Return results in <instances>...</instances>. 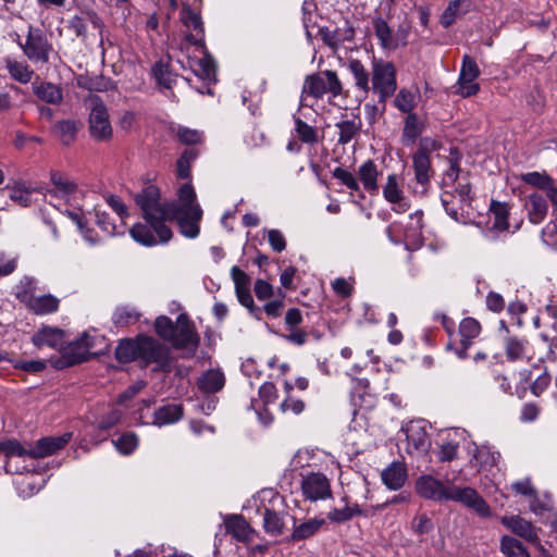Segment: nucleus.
<instances>
[{
  "label": "nucleus",
  "mask_w": 557,
  "mask_h": 557,
  "mask_svg": "<svg viewBox=\"0 0 557 557\" xmlns=\"http://www.w3.org/2000/svg\"><path fill=\"white\" fill-rule=\"evenodd\" d=\"M181 21L195 34H187L181 45L187 59V66L200 78L214 79L215 65L205 45V27L199 11L193 10L188 4H183Z\"/></svg>",
  "instance_id": "f257e3e1"
},
{
  "label": "nucleus",
  "mask_w": 557,
  "mask_h": 557,
  "mask_svg": "<svg viewBox=\"0 0 557 557\" xmlns=\"http://www.w3.org/2000/svg\"><path fill=\"white\" fill-rule=\"evenodd\" d=\"M414 490L424 499L437 503L456 502L471 508L481 517L491 516L490 506L472 487H460L451 482L444 483L432 474H422L416 480Z\"/></svg>",
  "instance_id": "f03ea898"
},
{
  "label": "nucleus",
  "mask_w": 557,
  "mask_h": 557,
  "mask_svg": "<svg viewBox=\"0 0 557 557\" xmlns=\"http://www.w3.org/2000/svg\"><path fill=\"white\" fill-rule=\"evenodd\" d=\"M115 357L124 363L139 360L144 366L154 364V370L164 372L172 368L169 349L148 336L121 341L115 349Z\"/></svg>",
  "instance_id": "7ed1b4c3"
},
{
  "label": "nucleus",
  "mask_w": 557,
  "mask_h": 557,
  "mask_svg": "<svg viewBox=\"0 0 557 557\" xmlns=\"http://www.w3.org/2000/svg\"><path fill=\"white\" fill-rule=\"evenodd\" d=\"M169 203V221H177L181 233L188 238L199 234L202 209L197 202L196 191L190 183L183 184L177 191V199Z\"/></svg>",
  "instance_id": "20e7f679"
},
{
  "label": "nucleus",
  "mask_w": 557,
  "mask_h": 557,
  "mask_svg": "<svg viewBox=\"0 0 557 557\" xmlns=\"http://www.w3.org/2000/svg\"><path fill=\"white\" fill-rule=\"evenodd\" d=\"M135 202L143 212V218L154 230V232L163 239L172 238V231L166 226L169 221V203L161 201V193L159 187L149 184L145 186L135 196Z\"/></svg>",
  "instance_id": "39448f33"
},
{
  "label": "nucleus",
  "mask_w": 557,
  "mask_h": 557,
  "mask_svg": "<svg viewBox=\"0 0 557 557\" xmlns=\"http://www.w3.org/2000/svg\"><path fill=\"white\" fill-rule=\"evenodd\" d=\"M396 67L393 62L373 58L371 62L370 90L377 95L379 102L385 103L397 89Z\"/></svg>",
  "instance_id": "423d86ee"
},
{
  "label": "nucleus",
  "mask_w": 557,
  "mask_h": 557,
  "mask_svg": "<svg viewBox=\"0 0 557 557\" xmlns=\"http://www.w3.org/2000/svg\"><path fill=\"white\" fill-rule=\"evenodd\" d=\"M441 200L446 213L455 221L462 222L472 201L469 180L460 181L455 189H444Z\"/></svg>",
  "instance_id": "0eeeda50"
},
{
  "label": "nucleus",
  "mask_w": 557,
  "mask_h": 557,
  "mask_svg": "<svg viewBox=\"0 0 557 557\" xmlns=\"http://www.w3.org/2000/svg\"><path fill=\"white\" fill-rule=\"evenodd\" d=\"M16 42L32 63L46 64L50 61L53 46L40 28L30 25L25 41L22 42L17 35Z\"/></svg>",
  "instance_id": "6e6552de"
},
{
  "label": "nucleus",
  "mask_w": 557,
  "mask_h": 557,
  "mask_svg": "<svg viewBox=\"0 0 557 557\" xmlns=\"http://www.w3.org/2000/svg\"><path fill=\"white\" fill-rule=\"evenodd\" d=\"M327 92L335 97L342 92V84L336 73L329 70L307 76L302 86L301 101L308 96L318 99Z\"/></svg>",
  "instance_id": "1a4fd4ad"
},
{
  "label": "nucleus",
  "mask_w": 557,
  "mask_h": 557,
  "mask_svg": "<svg viewBox=\"0 0 557 557\" xmlns=\"http://www.w3.org/2000/svg\"><path fill=\"white\" fill-rule=\"evenodd\" d=\"M89 108V132L96 140H108L112 136V126L106 104L98 98L91 97L88 100Z\"/></svg>",
  "instance_id": "9d476101"
},
{
  "label": "nucleus",
  "mask_w": 557,
  "mask_h": 557,
  "mask_svg": "<svg viewBox=\"0 0 557 557\" xmlns=\"http://www.w3.org/2000/svg\"><path fill=\"white\" fill-rule=\"evenodd\" d=\"M401 431L406 435V451L411 456H422L431 447V440L426 431V424L422 420L411 421Z\"/></svg>",
  "instance_id": "9b49d317"
},
{
  "label": "nucleus",
  "mask_w": 557,
  "mask_h": 557,
  "mask_svg": "<svg viewBox=\"0 0 557 557\" xmlns=\"http://www.w3.org/2000/svg\"><path fill=\"white\" fill-rule=\"evenodd\" d=\"M479 75L480 69L475 60L465 54L455 92L463 98L476 95L480 90V86L475 82Z\"/></svg>",
  "instance_id": "f8f14e48"
},
{
  "label": "nucleus",
  "mask_w": 557,
  "mask_h": 557,
  "mask_svg": "<svg viewBox=\"0 0 557 557\" xmlns=\"http://www.w3.org/2000/svg\"><path fill=\"white\" fill-rule=\"evenodd\" d=\"M301 492L311 502L323 500L332 495L329 479L320 472H311L302 478Z\"/></svg>",
  "instance_id": "ddd939ff"
},
{
  "label": "nucleus",
  "mask_w": 557,
  "mask_h": 557,
  "mask_svg": "<svg viewBox=\"0 0 557 557\" xmlns=\"http://www.w3.org/2000/svg\"><path fill=\"white\" fill-rule=\"evenodd\" d=\"M171 343L176 348L189 349L190 351H195L199 344L194 324L185 313L180 314L176 319L175 332Z\"/></svg>",
  "instance_id": "4468645a"
},
{
  "label": "nucleus",
  "mask_w": 557,
  "mask_h": 557,
  "mask_svg": "<svg viewBox=\"0 0 557 557\" xmlns=\"http://www.w3.org/2000/svg\"><path fill=\"white\" fill-rule=\"evenodd\" d=\"M267 496H269V500L273 506H275L277 503L283 504V498L273 491L262 492L263 499H265ZM263 528L264 531L272 536L281 535L285 529L283 515L276 511L274 507L270 508L264 506Z\"/></svg>",
  "instance_id": "2eb2a0df"
},
{
  "label": "nucleus",
  "mask_w": 557,
  "mask_h": 557,
  "mask_svg": "<svg viewBox=\"0 0 557 557\" xmlns=\"http://www.w3.org/2000/svg\"><path fill=\"white\" fill-rule=\"evenodd\" d=\"M403 184L396 174H389L383 186V197L397 213L406 212L410 205L403 190Z\"/></svg>",
  "instance_id": "dca6fc26"
},
{
  "label": "nucleus",
  "mask_w": 557,
  "mask_h": 557,
  "mask_svg": "<svg viewBox=\"0 0 557 557\" xmlns=\"http://www.w3.org/2000/svg\"><path fill=\"white\" fill-rule=\"evenodd\" d=\"M468 450L471 454L470 462L474 467H478L480 471L491 470L492 468L497 467L499 463V451L495 450L490 445H478L475 443H471V445L468 447Z\"/></svg>",
  "instance_id": "f3484780"
},
{
  "label": "nucleus",
  "mask_w": 557,
  "mask_h": 557,
  "mask_svg": "<svg viewBox=\"0 0 557 557\" xmlns=\"http://www.w3.org/2000/svg\"><path fill=\"white\" fill-rule=\"evenodd\" d=\"M32 91L39 101L51 106H60L64 99L62 88L47 81L33 82Z\"/></svg>",
  "instance_id": "a211bd4d"
},
{
  "label": "nucleus",
  "mask_w": 557,
  "mask_h": 557,
  "mask_svg": "<svg viewBox=\"0 0 557 557\" xmlns=\"http://www.w3.org/2000/svg\"><path fill=\"white\" fill-rule=\"evenodd\" d=\"M72 435L65 433L61 436L42 437L32 445V458H45L62 449L71 440Z\"/></svg>",
  "instance_id": "6ab92c4d"
},
{
  "label": "nucleus",
  "mask_w": 557,
  "mask_h": 557,
  "mask_svg": "<svg viewBox=\"0 0 557 557\" xmlns=\"http://www.w3.org/2000/svg\"><path fill=\"white\" fill-rule=\"evenodd\" d=\"M32 342L38 348L47 346L53 349H62L65 334L59 327L44 326L33 335Z\"/></svg>",
  "instance_id": "aec40b11"
},
{
  "label": "nucleus",
  "mask_w": 557,
  "mask_h": 557,
  "mask_svg": "<svg viewBox=\"0 0 557 557\" xmlns=\"http://www.w3.org/2000/svg\"><path fill=\"white\" fill-rule=\"evenodd\" d=\"M500 522L512 533L522 537L530 543L539 542V534L535 527L531 522L519 516L503 517Z\"/></svg>",
  "instance_id": "412c9836"
},
{
  "label": "nucleus",
  "mask_w": 557,
  "mask_h": 557,
  "mask_svg": "<svg viewBox=\"0 0 557 557\" xmlns=\"http://www.w3.org/2000/svg\"><path fill=\"white\" fill-rule=\"evenodd\" d=\"M481 332L480 323L473 318H465L459 324L460 348L456 349V354L460 359L467 357V350L472 345V341L479 336Z\"/></svg>",
  "instance_id": "4be33fe9"
},
{
  "label": "nucleus",
  "mask_w": 557,
  "mask_h": 557,
  "mask_svg": "<svg viewBox=\"0 0 557 557\" xmlns=\"http://www.w3.org/2000/svg\"><path fill=\"white\" fill-rule=\"evenodd\" d=\"M524 209L530 222L540 224L544 221L548 212L547 199L539 193H532L525 198Z\"/></svg>",
  "instance_id": "5701e85b"
},
{
  "label": "nucleus",
  "mask_w": 557,
  "mask_h": 557,
  "mask_svg": "<svg viewBox=\"0 0 557 557\" xmlns=\"http://www.w3.org/2000/svg\"><path fill=\"white\" fill-rule=\"evenodd\" d=\"M422 211H416L414 213L410 214L409 216V223L406 225L405 228V243L408 249H417L422 246L423 244V236H422Z\"/></svg>",
  "instance_id": "b1692460"
},
{
  "label": "nucleus",
  "mask_w": 557,
  "mask_h": 557,
  "mask_svg": "<svg viewBox=\"0 0 557 557\" xmlns=\"http://www.w3.org/2000/svg\"><path fill=\"white\" fill-rule=\"evenodd\" d=\"M87 339V335H82L76 341H73L62 347V356L67 366L79 363L90 357L88 345H86Z\"/></svg>",
  "instance_id": "393cba45"
},
{
  "label": "nucleus",
  "mask_w": 557,
  "mask_h": 557,
  "mask_svg": "<svg viewBox=\"0 0 557 557\" xmlns=\"http://www.w3.org/2000/svg\"><path fill=\"white\" fill-rule=\"evenodd\" d=\"M382 482L388 490L397 491L407 481V469L403 462L394 461L381 473Z\"/></svg>",
  "instance_id": "a878e982"
},
{
  "label": "nucleus",
  "mask_w": 557,
  "mask_h": 557,
  "mask_svg": "<svg viewBox=\"0 0 557 557\" xmlns=\"http://www.w3.org/2000/svg\"><path fill=\"white\" fill-rule=\"evenodd\" d=\"M132 238L144 246H156L159 244H166L170 239L163 240L153 230V227L145 221L138 222L129 230Z\"/></svg>",
  "instance_id": "bb28decb"
},
{
  "label": "nucleus",
  "mask_w": 557,
  "mask_h": 557,
  "mask_svg": "<svg viewBox=\"0 0 557 557\" xmlns=\"http://www.w3.org/2000/svg\"><path fill=\"white\" fill-rule=\"evenodd\" d=\"M472 0H453L441 15L440 22L443 27L448 28L454 22L467 14L472 9Z\"/></svg>",
  "instance_id": "cd10ccee"
},
{
  "label": "nucleus",
  "mask_w": 557,
  "mask_h": 557,
  "mask_svg": "<svg viewBox=\"0 0 557 557\" xmlns=\"http://www.w3.org/2000/svg\"><path fill=\"white\" fill-rule=\"evenodd\" d=\"M5 69L10 77L20 84H28L35 75L34 70L24 60H16L13 58H5Z\"/></svg>",
  "instance_id": "c85d7f7f"
},
{
  "label": "nucleus",
  "mask_w": 557,
  "mask_h": 557,
  "mask_svg": "<svg viewBox=\"0 0 557 557\" xmlns=\"http://www.w3.org/2000/svg\"><path fill=\"white\" fill-rule=\"evenodd\" d=\"M506 357L511 361L531 359V347L528 341L516 336H509L505 342Z\"/></svg>",
  "instance_id": "c756f323"
},
{
  "label": "nucleus",
  "mask_w": 557,
  "mask_h": 557,
  "mask_svg": "<svg viewBox=\"0 0 557 557\" xmlns=\"http://www.w3.org/2000/svg\"><path fill=\"white\" fill-rule=\"evenodd\" d=\"M225 377L220 370H208L197 381L199 389L203 393H216L224 386Z\"/></svg>",
  "instance_id": "7c9ffc66"
},
{
  "label": "nucleus",
  "mask_w": 557,
  "mask_h": 557,
  "mask_svg": "<svg viewBox=\"0 0 557 557\" xmlns=\"http://www.w3.org/2000/svg\"><path fill=\"white\" fill-rule=\"evenodd\" d=\"M349 72L351 73L355 79L356 88L364 94L366 96L370 91V74L361 61L357 59H352L348 62L347 65Z\"/></svg>",
  "instance_id": "2f4dec72"
},
{
  "label": "nucleus",
  "mask_w": 557,
  "mask_h": 557,
  "mask_svg": "<svg viewBox=\"0 0 557 557\" xmlns=\"http://www.w3.org/2000/svg\"><path fill=\"white\" fill-rule=\"evenodd\" d=\"M358 175L364 189H367L370 193H377L379 171L375 163L372 160H368L359 166Z\"/></svg>",
  "instance_id": "473e14b6"
},
{
  "label": "nucleus",
  "mask_w": 557,
  "mask_h": 557,
  "mask_svg": "<svg viewBox=\"0 0 557 557\" xmlns=\"http://www.w3.org/2000/svg\"><path fill=\"white\" fill-rule=\"evenodd\" d=\"M183 417V407L176 404H170L160 407L154 412L153 424L162 426L175 423Z\"/></svg>",
  "instance_id": "72a5a7b5"
},
{
  "label": "nucleus",
  "mask_w": 557,
  "mask_h": 557,
  "mask_svg": "<svg viewBox=\"0 0 557 557\" xmlns=\"http://www.w3.org/2000/svg\"><path fill=\"white\" fill-rule=\"evenodd\" d=\"M375 36L377 37L380 45L384 49H396L398 46L397 40L393 37L392 29L387 22L381 16H376L372 21Z\"/></svg>",
  "instance_id": "f704fd0d"
},
{
  "label": "nucleus",
  "mask_w": 557,
  "mask_h": 557,
  "mask_svg": "<svg viewBox=\"0 0 557 557\" xmlns=\"http://www.w3.org/2000/svg\"><path fill=\"white\" fill-rule=\"evenodd\" d=\"M28 307L36 314H50L58 310L59 299L52 295L35 296L29 299Z\"/></svg>",
  "instance_id": "c9c22d12"
},
{
  "label": "nucleus",
  "mask_w": 557,
  "mask_h": 557,
  "mask_svg": "<svg viewBox=\"0 0 557 557\" xmlns=\"http://www.w3.org/2000/svg\"><path fill=\"white\" fill-rule=\"evenodd\" d=\"M325 523L323 518H311L299 525H295L290 535L292 541H301L314 535Z\"/></svg>",
  "instance_id": "e433bc0d"
},
{
  "label": "nucleus",
  "mask_w": 557,
  "mask_h": 557,
  "mask_svg": "<svg viewBox=\"0 0 557 557\" xmlns=\"http://www.w3.org/2000/svg\"><path fill=\"white\" fill-rule=\"evenodd\" d=\"M336 127L339 131L338 143L346 145L359 133L361 128V120L359 116L344 119L336 123Z\"/></svg>",
  "instance_id": "4c0bfd02"
},
{
  "label": "nucleus",
  "mask_w": 557,
  "mask_h": 557,
  "mask_svg": "<svg viewBox=\"0 0 557 557\" xmlns=\"http://www.w3.org/2000/svg\"><path fill=\"white\" fill-rule=\"evenodd\" d=\"M492 230L505 232L508 230L509 208L504 202L492 201L491 203Z\"/></svg>",
  "instance_id": "58836bf2"
},
{
  "label": "nucleus",
  "mask_w": 557,
  "mask_h": 557,
  "mask_svg": "<svg viewBox=\"0 0 557 557\" xmlns=\"http://www.w3.org/2000/svg\"><path fill=\"white\" fill-rule=\"evenodd\" d=\"M414 176L418 183L424 185L430 181L431 162L429 154L423 150H418L413 154Z\"/></svg>",
  "instance_id": "ea45409f"
},
{
  "label": "nucleus",
  "mask_w": 557,
  "mask_h": 557,
  "mask_svg": "<svg viewBox=\"0 0 557 557\" xmlns=\"http://www.w3.org/2000/svg\"><path fill=\"white\" fill-rule=\"evenodd\" d=\"M52 132L64 145L74 141L77 134V126L72 120L58 121L52 126Z\"/></svg>",
  "instance_id": "a19ab883"
},
{
  "label": "nucleus",
  "mask_w": 557,
  "mask_h": 557,
  "mask_svg": "<svg viewBox=\"0 0 557 557\" xmlns=\"http://www.w3.org/2000/svg\"><path fill=\"white\" fill-rule=\"evenodd\" d=\"M0 454L7 458L26 456L32 458V444L25 446L15 440L3 441L0 442Z\"/></svg>",
  "instance_id": "79ce46f5"
},
{
  "label": "nucleus",
  "mask_w": 557,
  "mask_h": 557,
  "mask_svg": "<svg viewBox=\"0 0 557 557\" xmlns=\"http://www.w3.org/2000/svg\"><path fill=\"white\" fill-rule=\"evenodd\" d=\"M226 531L237 541L246 542L249 540L251 529L240 517H233L226 522Z\"/></svg>",
  "instance_id": "37998d69"
},
{
  "label": "nucleus",
  "mask_w": 557,
  "mask_h": 557,
  "mask_svg": "<svg viewBox=\"0 0 557 557\" xmlns=\"http://www.w3.org/2000/svg\"><path fill=\"white\" fill-rule=\"evenodd\" d=\"M417 92L401 88L394 99V106L403 113L410 114L417 104Z\"/></svg>",
  "instance_id": "c03bdc74"
},
{
  "label": "nucleus",
  "mask_w": 557,
  "mask_h": 557,
  "mask_svg": "<svg viewBox=\"0 0 557 557\" xmlns=\"http://www.w3.org/2000/svg\"><path fill=\"white\" fill-rule=\"evenodd\" d=\"M50 180L53 186L64 195H74L77 193V185L66 174L54 171L50 174Z\"/></svg>",
  "instance_id": "a18cd8bd"
},
{
  "label": "nucleus",
  "mask_w": 557,
  "mask_h": 557,
  "mask_svg": "<svg viewBox=\"0 0 557 557\" xmlns=\"http://www.w3.org/2000/svg\"><path fill=\"white\" fill-rule=\"evenodd\" d=\"M500 550L507 557H530L521 542L507 535L500 540Z\"/></svg>",
  "instance_id": "49530a36"
},
{
  "label": "nucleus",
  "mask_w": 557,
  "mask_h": 557,
  "mask_svg": "<svg viewBox=\"0 0 557 557\" xmlns=\"http://www.w3.org/2000/svg\"><path fill=\"white\" fill-rule=\"evenodd\" d=\"M422 132V126L414 113L408 114L403 131V139L406 145L413 144Z\"/></svg>",
  "instance_id": "de8ad7c7"
},
{
  "label": "nucleus",
  "mask_w": 557,
  "mask_h": 557,
  "mask_svg": "<svg viewBox=\"0 0 557 557\" xmlns=\"http://www.w3.org/2000/svg\"><path fill=\"white\" fill-rule=\"evenodd\" d=\"M468 180L466 175H460L457 161L449 160V168L445 171L442 185L444 189H455L460 181Z\"/></svg>",
  "instance_id": "09e8293b"
},
{
  "label": "nucleus",
  "mask_w": 557,
  "mask_h": 557,
  "mask_svg": "<svg viewBox=\"0 0 557 557\" xmlns=\"http://www.w3.org/2000/svg\"><path fill=\"white\" fill-rule=\"evenodd\" d=\"M521 178L525 184L537 187L544 190L545 193L554 184V181L549 175L540 172H529L522 174Z\"/></svg>",
  "instance_id": "8fccbe9b"
},
{
  "label": "nucleus",
  "mask_w": 557,
  "mask_h": 557,
  "mask_svg": "<svg viewBox=\"0 0 557 557\" xmlns=\"http://www.w3.org/2000/svg\"><path fill=\"white\" fill-rule=\"evenodd\" d=\"M139 313L132 307H119L113 313V322L117 325H131L138 321Z\"/></svg>",
  "instance_id": "3c124183"
},
{
  "label": "nucleus",
  "mask_w": 557,
  "mask_h": 557,
  "mask_svg": "<svg viewBox=\"0 0 557 557\" xmlns=\"http://www.w3.org/2000/svg\"><path fill=\"white\" fill-rule=\"evenodd\" d=\"M112 443L121 454L131 455L138 446V437L135 433L128 432L122 434Z\"/></svg>",
  "instance_id": "603ef678"
},
{
  "label": "nucleus",
  "mask_w": 557,
  "mask_h": 557,
  "mask_svg": "<svg viewBox=\"0 0 557 557\" xmlns=\"http://www.w3.org/2000/svg\"><path fill=\"white\" fill-rule=\"evenodd\" d=\"M196 158L197 153L193 149H187L182 153L176 162V174L180 178L190 177V166Z\"/></svg>",
  "instance_id": "864d4df0"
},
{
  "label": "nucleus",
  "mask_w": 557,
  "mask_h": 557,
  "mask_svg": "<svg viewBox=\"0 0 557 557\" xmlns=\"http://www.w3.org/2000/svg\"><path fill=\"white\" fill-rule=\"evenodd\" d=\"M295 132L302 143L315 144L318 141V133L315 128L308 125L299 117H295Z\"/></svg>",
  "instance_id": "5fc2aeb1"
},
{
  "label": "nucleus",
  "mask_w": 557,
  "mask_h": 557,
  "mask_svg": "<svg viewBox=\"0 0 557 557\" xmlns=\"http://www.w3.org/2000/svg\"><path fill=\"white\" fill-rule=\"evenodd\" d=\"M152 74L158 84L165 88H171L174 83V77L169 70L168 64L157 62L152 67Z\"/></svg>",
  "instance_id": "6e6d98bb"
},
{
  "label": "nucleus",
  "mask_w": 557,
  "mask_h": 557,
  "mask_svg": "<svg viewBox=\"0 0 557 557\" xmlns=\"http://www.w3.org/2000/svg\"><path fill=\"white\" fill-rule=\"evenodd\" d=\"M154 327L160 337L163 339L171 342L175 332V323L165 315H161L157 318L154 322Z\"/></svg>",
  "instance_id": "4d7b16f0"
},
{
  "label": "nucleus",
  "mask_w": 557,
  "mask_h": 557,
  "mask_svg": "<svg viewBox=\"0 0 557 557\" xmlns=\"http://www.w3.org/2000/svg\"><path fill=\"white\" fill-rule=\"evenodd\" d=\"M83 335L88 336L86 345H88V351L90 356L100 355L107 348L106 338L102 335L98 334L96 331L85 332Z\"/></svg>",
  "instance_id": "13d9d810"
},
{
  "label": "nucleus",
  "mask_w": 557,
  "mask_h": 557,
  "mask_svg": "<svg viewBox=\"0 0 557 557\" xmlns=\"http://www.w3.org/2000/svg\"><path fill=\"white\" fill-rule=\"evenodd\" d=\"M355 280L352 277H337L332 282V289L341 298H348L354 292Z\"/></svg>",
  "instance_id": "bf43d9fd"
},
{
  "label": "nucleus",
  "mask_w": 557,
  "mask_h": 557,
  "mask_svg": "<svg viewBox=\"0 0 557 557\" xmlns=\"http://www.w3.org/2000/svg\"><path fill=\"white\" fill-rule=\"evenodd\" d=\"M178 140L184 145H196L202 140V133L185 126H178L176 129Z\"/></svg>",
  "instance_id": "052dcab7"
},
{
  "label": "nucleus",
  "mask_w": 557,
  "mask_h": 557,
  "mask_svg": "<svg viewBox=\"0 0 557 557\" xmlns=\"http://www.w3.org/2000/svg\"><path fill=\"white\" fill-rule=\"evenodd\" d=\"M96 222L98 226L109 236L124 234V231L119 232L115 224L110 220L108 213L96 209Z\"/></svg>",
  "instance_id": "680f3d73"
},
{
  "label": "nucleus",
  "mask_w": 557,
  "mask_h": 557,
  "mask_svg": "<svg viewBox=\"0 0 557 557\" xmlns=\"http://www.w3.org/2000/svg\"><path fill=\"white\" fill-rule=\"evenodd\" d=\"M8 361L12 363L14 369H20L28 373H37L46 369V362L44 360L23 361L10 358Z\"/></svg>",
  "instance_id": "e2e57ef3"
},
{
  "label": "nucleus",
  "mask_w": 557,
  "mask_h": 557,
  "mask_svg": "<svg viewBox=\"0 0 557 557\" xmlns=\"http://www.w3.org/2000/svg\"><path fill=\"white\" fill-rule=\"evenodd\" d=\"M458 444L453 441L444 442L438 450V460L442 462L451 461L457 457Z\"/></svg>",
  "instance_id": "0e129e2a"
},
{
  "label": "nucleus",
  "mask_w": 557,
  "mask_h": 557,
  "mask_svg": "<svg viewBox=\"0 0 557 557\" xmlns=\"http://www.w3.org/2000/svg\"><path fill=\"white\" fill-rule=\"evenodd\" d=\"M232 278L235 284V290L250 289V277L238 267L231 270Z\"/></svg>",
  "instance_id": "69168bd1"
},
{
  "label": "nucleus",
  "mask_w": 557,
  "mask_h": 557,
  "mask_svg": "<svg viewBox=\"0 0 557 557\" xmlns=\"http://www.w3.org/2000/svg\"><path fill=\"white\" fill-rule=\"evenodd\" d=\"M412 530L417 534H428L433 530V522L425 515H419L412 520Z\"/></svg>",
  "instance_id": "338daca9"
},
{
  "label": "nucleus",
  "mask_w": 557,
  "mask_h": 557,
  "mask_svg": "<svg viewBox=\"0 0 557 557\" xmlns=\"http://www.w3.org/2000/svg\"><path fill=\"white\" fill-rule=\"evenodd\" d=\"M268 240L275 252H282L286 248V240L283 233L278 230L268 231Z\"/></svg>",
  "instance_id": "774afa93"
}]
</instances>
